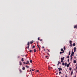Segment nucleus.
I'll return each mask as SVG.
<instances>
[{
	"label": "nucleus",
	"mask_w": 77,
	"mask_h": 77,
	"mask_svg": "<svg viewBox=\"0 0 77 77\" xmlns=\"http://www.w3.org/2000/svg\"><path fill=\"white\" fill-rule=\"evenodd\" d=\"M29 44H30V43H29V42H28L27 44V45H28V47H27L28 49H29V47L30 46V45H29Z\"/></svg>",
	"instance_id": "nucleus-1"
},
{
	"label": "nucleus",
	"mask_w": 77,
	"mask_h": 77,
	"mask_svg": "<svg viewBox=\"0 0 77 77\" xmlns=\"http://www.w3.org/2000/svg\"><path fill=\"white\" fill-rule=\"evenodd\" d=\"M29 61H27L26 62V63H25V64H26V65H27V64H28L29 65H30V63H29Z\"/></svg>",
	"instance_id": "nucleus-2"
},
{
	"label": "nucleus",
	"mask_w": 77,
	"mask_h": 77,
	"mask_svg": "<svg viewBox=\"0 0 77 77\" xmlns=\"http://www.w3.org/2000/svg\"><path fill=\"white\" fill-rule=\"evenodd\" d=\"M59 71H62V68L60 67V68H58Z\"/></svg>",
	"instance_id": "nucleus-3"
},
{
	"label": "nucleus",
	"mask_w": 77,
	"mask_h": 77,
	"mask_svg": "<svg viewBox=\"0 0 77 77\" xmlns=\"http://www.w3.org/2000/svg\"><path fill=\"white\" fill-rule=\"evenodd\" d=\"M74 50V52H75L76 51V47H74L73 48Z\"/></svg>",
	"instance_id": "nucleus-4"
},
{
	"label": "nucleus",
	"mask_w": 77,
	"mask_h": 77,
	"mask_svg": "<svg viewBox=\"0 0 77 77\" xmlns=\"http://www.w3.org/2000/svg\"><path fill=\"white\" fill-rule=\"evenodd\" d=\"M64 59H65L64 57H63V58H61V60H64Z\"/></svg>",
	"instance_id": "nucleus-5"
},
{
	"label": "nucleus",
	"mask_w": 77,
	"mask_h": 77,
	"mask_svg": "<svg viewBox=\"0 0 77 77\" xmlns=\"http://www.w3.org/2000/svg\"><path fill=\"white\" fill-rule=\"evenodd\" d=\"M65 51H63V52H60V54H62V53H64Z\"/></svg>",
	"instance_id": "nucleus-6"
},
{
	"label": "nucleus",
	"mask_w": 77,
	"mask_h": 77,
	"mask_svg": "<svg viewBox=\"0 0 77 77\" xmlns=\"http://www.w3.org/2000/svg\"><path fill=\"white\" fill-rule=\"evenodd\" d=\"M72 74H73V70H72L71 73V75H72Z\"/></svg>",
	"instance_id": "nucleus-7"
},
{
	"label": "nucleus",
	"mask_w": 77,
	"mask_h": 77,
	"mask_svg": "<svg viewBox=\"0 0 77 77\" xmlns=\"http://www.w3.org/2000/svg\"><path fill=\"white\" fill-rule=\"evenodd\" d=\"M21 61H22V62H24V58H22L21 59Z\"/></svg>",
	"instance_id": "nucleus-8"
},
{
	"label": "nucleus",
	"mask_w": 77,
	"mask_h": 77,
	"mask_svg": "<svg viewBox=\"0 0 77 77\" xmlns=\"http://www.w3.org/2000/svg\"><path fill=\"white\" fill-rule=\"evenodd\" d=\"M19 63H20V65H22V63H21V62L20 61L19 62Z\"/></svg>",
	"instance_id": "nucleus-9"
},
{
	"label": "nucleus",
	"mask_w": 77,
	"mask_h": 77,
	"mask_svg": "<svg viewBox=\"0 0 77 77\" xmlns=\"http://www.w3.org/2000/svg\"><path fill=\"white\" fill-rule=\"evenodd\" d=\"M74 29H75V28H76V29H77V25H75L74 27Z\"/></svg>",
	"instance_id": "nucleus-10"
},
{
	"label": "nucleus",
	"mask_w": 77,
	"mask_h": 77,
	"mask_svg": "<svg viewBox=\"0 0 77 77\" xmlns=\"http://www.w3.org/2000/svg\"><path fill=\"white\" fill-rule=\"evenodd\" d=\"M26 67L27 68H29V66H27V65H26Z\"/></svg>",
	"instance_id": "nucleus-11"
},
{
	"label": "nucleus",
	"mask_w": 77,
	"mask_h": 77,
	"mask_svg": "<svg viewBox=\"0 0 77 77\" xmlns=\"http://www.w3.org/2000/svg\"><path fill=\"white\" fill-rule=\"evenodd\" d=\"M76 62H77V61H76V60H74V62H73L74 63H76Z\"/></svg>",
	"instance_id": "nucleus-12"
},
{
	"label": "nucleus",
	"mask_w": 77,
	"mask_h": 77,
	"mask_svg": "<svg viewBox=\"0 0 77 77\" xmlns=\"http://www.w3.org/2000/svg\"><path fill=\"white\" fill-rule=\"evenodd\" d=\"M74 54V52H72V54H72V55H73V54Z\"/></svg>",
	"instance_id": "nucleus-13"
},
{
	"label": "nucleus",
	"mask_w": 77,
	"mask_h": 77,
	"mask_svg": "<svg viewBox=\"0 0 77 77\" xmlns=\"http://www.w3.org/2000/svg\"><path fill=\"white\" fill-rule=\"evenodd\" d=\"M59 75H60V74H62V72H59Z\"/></svg>",
	"instance_id": "nucleus-14"
},
{
	"label": "nucleus",
	"mask_w": 77,
	"mask_h": 77,
	"mask_svg": "<svg viewBox=\"0 0 77 77\" xmlns=\"http://www.w3.org/2000/svg\"><path fill=\"white\" fill-rule=\"evenodd\" d=\"M67 67H69V64H67L66 65Z\"/></svg>",
	"instance_id": "nucleus-15"
},
{
	"label": "nucleus",
	"mask_w": 77,
	"mask_h": 77,
	"mask_svg": "<svg viewBox=\"0 0 77 77\" xmlns=\"http://www.w3.org/2000/svg\"><path fill=\"white\" fill-rule=\"evenodd\" d=\"M34 51L35 53L36 51V49H34Z\"/></svg>",
	"instance_id": "nucleus-16"
},
{
	"label": "nucleus",
	"mask_w": 77,
	"mask_h": 77,
	"mask_svg": "<svg viewBox=\"0 0 77 77\" xmlns=\"http://www.w3.org/2000/svg\"><path fill=\"white\" fill-rule=\"evenodd\" d=\"M72 42V41H70L69 43H70V44H72V42Z\"/></svg>",
	"instance_id": "nucleus-17"
},
{
	"label": "nucleus",
	"mask_w": 77,
	"mask_h": 77,
	"mask_svg": "<svg viewBox=\"0 0 77 77\" xmlns=\"http://www.w3.org/2000/svg\"><path fill=\"white\" fill-rule=\"evenodd\" d=\"M70 54H71V51H69V56Z\"/></svg>",
	"instance_id": "nucleus-18"
},
{
	"label": "nucleus",
	"mask_w": 77,
	"mask_h": 77,
	"mask_svg": "<svg viewBox=\"0 0 77 77\" xmlns=\"http://www.w3.org/2000/svg\"><path fill=\"white\" fill-rule=\"evenodd\" d=\"M72 70V69L70 67L69 68V70H70V71H71Z\"/></svg>",
	"instance_id": "nucleus-19"
},
{
	"label": "nucleus",
	"mask_w": 77,
	"mask_h": 77,
	"mask_svg": "<svg viewBox=\"0 0 77 77\" xmlns=\"http://www.w3.org/2000/svg\"><path fill=\"white\" fill-rule=\"evenodd\" d=\"M61 51H63V48L61 49Z\"/></svg>",
	"instance_id": "nucleus-20"
},
{
	"label": "nucleus",
	"mask_w": 77,
	"mask_h": 77,
	"mask_svg": "<svg viewBox=\"0 0 77 77\" xmlns=\"http://www.w3.org/2000/svg\"><path fill=\"white\" fill-rule=\"evenodd\" d=\"M19 71H20V73L22 72V71H21V69H20L19 70Z\"/></svg>",
	"instance_id": "nucleus-21"
},
{
	"label": "nucleus",
	"mask_w": 77,
	"mask_h": 77,
	"mask_svg": "<svg viewBox=\"0 0 77 77\" xmlns=\"http://www.w3.org/2000/svg\"><path fill=\"white\" fill-rule=\"evenodd\" d=\"M23 70H24L25 69V67H23L22 68Z\"/></svg>",
	"instance_id": "nucleus-22"
},
{
	"label": "nucleus",
	"mask_w": 77,
	"mask_h": 77,
	"mask_svg": "<svg viewBox=\"0 0 77 77\" xmlns=\"http://www.w3.org/2000/svg\"><path fill=\"white\" fill-rule=\"evenodd\" d=\"M23 63L24 65H25L26 64V62H23Z\"/></svg>",
	"instance_id": "nucleus-23"
},
{
	"label": "nucleus",
	"mask_w": 77,
	"mask_h": 77,
	"mask_svg": "<svg viewBox=\"0 0 77 77\" xmlns=\"http://www.w3.org/2000/svg\"><path fill=\"white\" fill-rule=\"evenodd\" d=\"M30 44H31L32 45V44H33L32 42H31Z\"/></svg>",
	"instance_id": "nucleus-24"
},
{
	"label": "nucleus",
	"mask_w": 77,
	"mask_h": 77,
	"mask_svg": "<svg viewBox=\"0 0 77 77\" xmlns=\"http://www.w3.org/2000/svg\"><path fill=\"white\" fill-rule=\"evenodd\" d=\"M63 49L64 50H66V49L65 48V47H64L63 48Z\"/></svg>",
	"instance_id": "nucleus-25"
},
{
	"label": "nucleus",
	"mask_w": 77,
	"mask_h": 77,
	"mask_svg": "<svg viewBox=\"0 0 77 77\" xmlns=\"http://www.w3.org/2000/svg\"><path fill=\"white\" fill-rule=\"evenodd\" d=\"M75 44L73 43V46H75Z\"/></svg>",
	"instance_id": "nucleus-26"
},
{
	"label": "nucleus",
	"mask_w": 77,
	"mask_h": 77,
	"mask_svg": "<svg viewBox=\"0 0 77 77\" xmlns=\"http://www.w3.org/2000/svg\"><path fill=\"white\" fill-rule=\"evenodd\" d=\"M58 63H60V64H61V63H60V62H59V61H58Z\"/></svg>",
	"instance_id": "nucleus-27"
},
{
	"label": "nucleus",
	"mask_w": 77,
	"mask_h": 77,
	"mask_svg": "<svg viewBox=\"0 0 77 77\" xmlns=\"http://www.w3.org/2000/svg\"><path fill=\"white\" fill-rule=\"evenodd\" d=\"M67 58H68V59H69V56H67Z\"/></svg>",
	"instance_id": "nucleus-28"
},
{
	"label": "nucleus",
	"mask_w": 77,
	"mask_h": 77,
	"mask_svg": "<svg viewBox=\"0 0 77 77\" xmlns=\"http://www.w3.org/2000/svg\"><path fill=\"white\" fill-rule=\"evenodd\" d=\"M30 63H32V60H30Z\"/></svg>",
	"instance_id": "nucleus-29"
},
{
	"label": "nucleus",
	"mask_w": 77,
	"mask_h": 77,
	"mask_svg": "<svg viewBox=\"0 0 77 77\" xmlns=\"http://www.w3.org/2000/svg\"><path fill=\"white\" fill-rule=\"evenodd\" d=\"M66 65H67V63H65V66H66Z\"/></svg>",
	"instance_id": "nucleus-30"
},
{
	"label": "nucleus",
	"mask_w": 77,
	"mask_h": 77,
	"mask_svg": "<svg viewBox=\"0 0 77 77\" xmlns=\"http://www.w3.org/2000/svg\"><path fill=\"white\" fill-rule=\"evenodd\" d=\"M72 44H70V47H72Z\"/></svg>",
	"instance_id": "nucleus-31"
},
{
	"label": "nucleus",
	"mask_w": 77,
	"mask_h": 77,
	"mask_svg": "<svg viewBox=\"0 0 77 77\" xmlns=\"http://www.w3.org/2000/svg\"><path fill=\"white\" fill-rule=\"evenodd\" d=\"M73 56V55H72V54H71L70 55V57H72V56Z\"/></svg>",
	"instance_id": "nucleus-32"
},
{
	"label": "nucleus",
	"mask_w": 77,
	"mask_h": 77,
	"mask_svg": "<svg viewBox=\"0 0 77 77\" xmlns=\"http://www.w3.org/2000/svg\"><path fill=\"white\" fill-rule=\"evenodd\" d=\"M62 65L63 66L65 65V63H62Z\"/></svg>",
	"instance_id": "nucleus-33"
},
{
	"label": "nucleus",
	"mask_w": 77,
	"mask_h": 77,
	"mask_svg": "<svg viewBox=\"0 0 77 77\" xmlns=\"http://www.w3.org/2000/svg\"><path fill=\"white\" fill-rule=\"evenodd\" d=\"M72 57H71L70 58V60H72Z\"/></svg>",
	"instance_id": "nucleus-34"
},
{
	"label": "nucleus",
	"mask_w": 77,
	"mask_h": 77,
	"mask_svg": "<svg viewBox=\"0 0 77 77\" xmlns=\"http://www.w3.org/2000/svg\"><path fill=\"white\" fill-rule=\"evenodd\" d=\"M48 57V56H46V58H47Z\"/></svg>",
	"instance_id": "nucleus-35"
},
{
	"label": "nucleus",
	"mask_w": 77,
	"mask_h": 77,
	"mask_svg": "<svg viewBox=\"0 0 77 77\" xmlns=\"http://www.w3.org/2000/svg\"><path fill=\"white\" fill-rule=\"evenodd\" d=\"M35 45H34L33 47L32 48H35Z\"/></svg>",
	"instance_id": "nucleus-36"
},
{
	"label": "nucleus",
	"mask_w": 77,
	"mask_h": 77,
	"mask_svg": "<svg viewBox=\"0 0 77 77\" xmlns=\"http://www.w3.org/2000/svg\"><path fill=\"white\" fill-rule=\"evenodd\" d=\"M39 48V50H41V48H40V47H38Z\"/></svg>",
	"instance_id": "nucleus-37"
},
{
	"label": "nucleus",
	"mask_w": 77,
	"mask_h": 77,
	"mask_svg": "<svg viewBox=\"0 0 77 77\" xmlns=\"http://www.w3.org/2000/svg\"><path fill=\"white\" fill-rule=\"evenodd\" d=\"M63 60H61V62H62V63H63Z\"/></svg>",
	"instance_id": "nucleus-38"
},
{
	"label": "nucleus",
	"mask_w": 77,
	"mask_h": 77,
	"mask_svg": "<svg viewBox=\"0 0 77 77\" xmlns=\"http://www.w3.org/2000/svg\"><path fill=\"white\" fill-rule=\"evenodd\" d=\"M18 57V58H20V56H18V57Z\"/></svg>",
	"instance_id": "nucleus-39"
},
{
	"label": "nucleus",
	"mask_w": 77,
	"mask_h": 77,
	"mask_svg": "<svg viewBox=\"0 0 77 77\" xmlns=\"http://www.w3.org/2000/svg\"><path fill=\"white\" fill-rule=\"evenodd\" d=\"M67 61H68V62H69V59H68Z\"/></svg>",
	"instance_id": "nucleus-40"
},
{
	"label": "nucleus",
	"mask_w": 77,
	"mask_h": 77,
	"mask_svg": "<svg viewBox=\"0 0 77 77\" xmlns=\"http://www.w3.org/2000/svg\"><path fill=\"white\" fill-rule=\"evenodd\" d=\"M38 41H39V37L38 38Z\"/></svg>",
	"instance_id": "nucleus-41"
},
{
	"label": "nucleus",
	"mask_w": 77,
	"mask_h": 77,
	"mask_svg": "<svg viewBox=\"0 0 77 77\" xmlns=\"http://www.w3.org/2000/svg\"><path fill=\"white\" fill-rule=\"evenodd\" d=\"M29 51H30V52H32V50H30Z\"/></svg>",
	"instance_id": "nucleus-42"
},
{
	"label": "nucleus",
	"mask_w": 77,
	"mask_h": 77,
	"mask_svg": "<svg viewBox=\"0 0 77 77\" xmlns=\"http://www.w3.org/2000/svg\"><path fill=\"white\" fill-rule=\"evenodd\" d=\"M40 41H42V39H41L40 40Z\"/></svg>",
	"instance_id": "nucleus-43"
},
{
	"label": "nucleus",
	"mask_w": 77,
	"mask_h": 77,
	"mask_svg": "<svg viewBox=\"0 0 77 77\" xmlns=\"http://www.w3.org/2000/svg\"><path fill=\"white\" fill-rule=\"evenodd\" d=\"M47 50L48 51V52H50V51H49L48 49H47Z\"/></svg>",
	"instance_id": "nucleus-44"
},
{
	"label": "nucleus",
	"mask_w": 77,
	"mask_h": 77,
	"mask_svg": "<svg viewBox=\"0 0 77 77\" xmlns=\"http://www.w3.org/2000/svg\"><path fill=\"white\" fill-rule=\"evenodd\" d=\"M37 46L38 48H39V45H37Z\"/></svg>",
	"instance_id": "nucleus-45"
},
{
	"label": "nucleus",
	"mask_w": 77,
	"mask_h": 77,
	"mask_svg": "<svg viewBox=\"0 0 77 77\" xmlns=\"http://www.w3.org/2000/svg\"><path fill=\"white\" fill-rule=\"evenodd\" d=\"M57 74H58V73H56V75H57Z\"/></svg>",
	"instance_id": "nucleus-46"
},
{
	"label": "nucleus",
	"mask_w": 77,
	"mask_h": 77,
	"mask_svg": "<svg viewBox=\"0 0 77 77\" xmlns=\"http://www.w3.org/2000/svg\"><path fill=\"white\" fill-rule=\"evenodd\" d=\"M32 71H34V70H33V69H32Z\"/></svg>",
	"instance_id": "nucleus-47"
},
{
	"label": "nucleus",
	"mask_w": 77,
	"mask_h": 77,
	"mask_svg": "<svg viewBox=\"0 0 77 77\" xmlns=\"http://www.w3.org/2000/svg\"><path fill=\"white\" fill-rule=\"evenodd\" d=\"M37 72H39V70H37Z\"/></svg>",
	"instance_id": "nucleus-48"
},
{
	"label": "nucleus",
	"mask_w": 77,
	"mask_h": 77,
	"mask_svg": "<svg viewBox=\"0 0 77 77\" xmlns=\"http://www.w3.org/2000/svg\"><path fill=\"white\" fill-rule=\"evenodd\" d=\"M65 77H68V75H66L65 76Z\"/></svg>",
	"instance_id": "nucleus-49"
},
{
	"label": "nucleus",
	"mask_w": 77,
	"mask_h": 77,
	"mask_svg": "<svg viewBox=\"0 0 77 77\" xmlns=\"http://www.w3.org/2000/svg\"><path fill=\"white\" fill-rule=\"evenodd\" d=\"M74 58H75V59L76 58V57H74Z\"/></svg>",
	"instance_id": "nucleus-50"
},
{
	"label": "nucleus",
	"mask_w": 77,
	"mask_h": 77,
	"mask_svg": "<svg viewBox=\"0 0 77 77\" xmlns=\"http://www.w3.org/2000/svg\"><path fill=\"white\" fill-rule=\"evenodd\" d=\"M57 65L58 66H59V63L57 64Z\"/></svg>",
	"instance_id": "nucleus-51"
},
{
	"label": "nucleus",
	"mask_w": 77,
	"mask_h": 77,
	"mask_svg": "<svg viewBox=\"0 0 77 77\" xmlns=\"http://www.w3.org/2000/svg\"><path fill=\"white\" fill-rule=\"evenodd\" d=\"M37 43L38 44V42H37Z\"/></svg>",
	"instance_id": "nucleus-52"
},
{
	"label": "nucleus",
	"mask_w": 77,
	"mask_h": 77,
	"mask_svg": "<svg viewBox=\"0 0 77 77\" xmlns=\"http://www.w3.org/2000/svg\"><path fill=\"white\" fill-rule=\"evenodd\" d=\"M76 69H77V66L76 67Z\"/></svg>",
	"instance_id": "nucleus-53"
},
{
	"label": "nucleus",
	"mask_w": 77,
	"mask_h": 77,
	"mask_svg": "<svg viewBox=\"0 0 77 77\" xmlns=\"http://www.w3.org/2000/svg\"><path fill=\"white\" fill-rule=\"evenodd\" d=\"M30 71H31V69H30V70H29V72H30Z\"/></svg>",
	"instance_id": "nucleus-54"
},
{
	"label": "nucleus",
	"mask_w": 77,
	"mask_h": 77,
	"mask_svg": "<svg viewBox=\"0 0 77 77\" xmlns=\"http://www.w3.org/2000/svg\"><path fill=\"white\" fill-rule=\"evenodd\" d=\"M76 75L74 77H76Z\"/></svg>",
	"instance_id": "nucleus-55"
},
{
	"label": "nucleus",
	"mask_w": 77,
	"mask_h": 77,
	"mask_svg": "<svg viewBox=\"0 0 77 77\" xmlns=\"http://www.w3.org/2000/svg\"><path fill=\"white\" fill-rule=\"evenodd\" d=\"M48 54V55H49V54Z\"/></svg>",
	"instance_id": "nucleus-56"
},
{
	"label": "nucleus",
	"mask_w": 77,
	"mask_h": 77,
	"mask_svg": "<svg viewBox=\"0 0 77 77\" xmlns=\"http://www.w3.org/2000/svg\"><path fill=\"white\" fill-rule=\"evenodd\" d=\"M42 48H44V46H43V47H42Z\"/></svg>",
	"instance_id": "nucleus-57"
},
{
	"label": "nucleus",
	"mask_w": 77,
	"mask_h": 77,
	"mask_svg": "<svg viewBox=\"0 0 77 77\" xmlns=\"http://www.w3.org/2000/svg\"><path fill=\"white\" fill-rule=\"evenodd\" d=\"M27 56V55H26V56Z\"/></svg>",
	"instance_id": "nucleus-58"
},
{
	"label": "nucleus",
	"mask_w": 77,
	"mask_h": 77,
	"mask_svg": "<svg viewBox=\"0 0 77 77\" xmlns=\"http://www.w3.org/2000/svg\"><path fill=\"white\" fill-rule=\"evenodd\" d=\"M72 52H73V50H72Z\"/></svg>",
	"instance_id": "nucleus-59"
},
{
	"label": "nucleus",
	"mask_w": 77,
	"mask_h": 77,
	"mask_svg": "<svg viewBox=\"0 0 77 77\" xmlns=\"http://www.w3.org/2000/svg\"><path fill=\"white\" fill-rule=\"evenodd\" d=\"M45 49H44V51H45Z\"/></svg>",
	"instance_id": "nucleus-60"
},
{
	"label": "nucleus",
	"mask_w": 77,
	"mask_h": 77,
	"mask_svg": "<svg viewBox=\"0 0 77 77\" xmlns=\"http://www.w3.org/2000/svg\"><path fill=\"white\" fill-rule=\"evenodd\" d=\"M61 77H63V76H61Z\"/></svg>",
	"instance_id": "nucleus-61"
},
{
	"label": "nucleus",
	"mask_w": 77,
	"mask_h": 77,
	"mask_svg": "<svg viewBox=\"0 0 77 77\" xmlns=\"http://www.w3.org/2000/svg\"><path fill=\"white\" fill-rule=\"evenodd\" d=\"M32 52H33V51H32Z\"/></svg>",
	"instance_id": "nucleus-62"
},
{
	"label": "nucleus",
	"mask_w": 77,
	"mask_h": 77,
	"mask_svg": "<svg viewBox=\"0 0 77 77\" xmlns=\"http://www.w3.org/2000/svg\"><path fill=\"white\" fill-rule=\"evenodd\" d=\"M69 65H70V63H69Z\"/></svg>",
	"instance_id": "nucleus-63"
},
{
	"label": "nucleus",
	"mask_w": 77,
	"mask_h": 77,
	"mask_svg": "<svg viewBox=\"0 0 77 77\" xmlns=\"http://www.w3.org/2000/svg\"><path fill=\"white\" fill-rule=\"evenodd\" d=\"M76 72H77V71H76Z\"/></svg>",
	"instance_id": "nucleus-64"
}]
</instances>
